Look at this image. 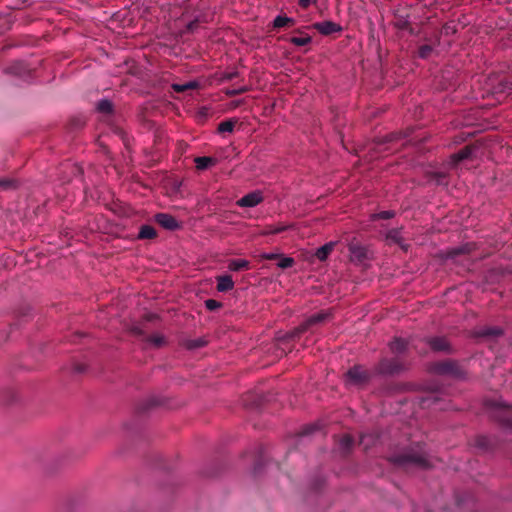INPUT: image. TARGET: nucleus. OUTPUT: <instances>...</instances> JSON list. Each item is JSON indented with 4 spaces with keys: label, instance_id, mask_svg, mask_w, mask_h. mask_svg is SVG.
<instances>
[{
    "label": "nucleus",
    "instance_id": "nucleus-1",
    "mask_svg": "<svg viewBox=\"0 0 512 512\" xmlns=\"http://www.w3.org/2000/svg\"><path fill=\"white\" fill-rule=\"evenodd\" d=\"M390 461L398 466L412 465L423 469L432 466L430 459L420 445H417V450L411 448L403 453L391 456Z\"/></svg>",
    "mask_w": 512,
    "mask_h": 512
},
{
    "label": "nucleus",
    "instance_id": "nucleus-2",
    "mask_svg": "<svg viewBox=\"0 0 512 512\" xmlns=\"http://www.w3.org/2000/svg\"><path fill=\"white\" fill-rule=\"evenodd\" d=\"M488 408L495 410L498 415L495 417L501 423L507 436L512 435V417L510 416L511 406L502 399L488 400L486 402Z\"/></svg>",
    "mask_w": 512,
    "mask_h": 512
},
{
    "label": "nucleus",
    "instance_id": "nucleus-3",
    "mask_svg": "<svg viewBox=\"0 0 512 512\" xmlns=\"http://www.w3.org/2000/svg\"><path fill=\"white\" fill-rule=\"evenodd\" d=\"M431 371L438 375L451 376L453 378L462 379L465 377L464 371L454 360H444L435 362L431 365Z\"/></svg>",
    "mask_w": 512,
    "mask_h": 512
},
{
    "label": "nucleus",
    "instance_id": "nucleus-4",
    "mask_svg": "<svg viewBox=\"0 0 512 512\" xmlns=\"http://www.w3.org/2000/svg\"><path fill=\"white\" fill-rule=\"evenodd\" d=\"M377 373L385 376L400 374L405 370V365L399 358H383L377 365Z\"/></svg>",
    "mask_w": 512,
    "mask_h": 512
},
{
    "label": "nucleus",
    "instance_id": "nucleus-5",
    "mask_svg": "<svg viewBox=\"0 0 512 512\" xmlns=\"http://www.w3.org/2000/svg\"><path fill=\"white\" fill-rule=\"evenodd\" d=\"M329 317V313L326 311H322L319 313H315L311 315L309 318H307L302 324H300L297 328H295L290 338L298 337L300 334L306 332L310 326L324 322Z\"/></svg>",
    "mask_w": 512,
    "mask_h": 512
},
{
    "label": "nucleus",
    "instance_id": "nucleus-6",
    "mask_svg": "<svg viewBox=\"0 0 512 512\" xmlns=\"http://www.w3.org/2000/svg\"><path fill=\"white\" fill-rule=\"evenodd\" d=\"M369 379V374L361 366H353L346 373V384L348 386H358L366 383Z\"/></svg>",
    "mask_w": 512,
    "mask_h": 512
},
{
    "label": "nucleus",
    "instance_id": "nucleus-7",
    "mask_svg": "<svg viewBox=\"0 0 512 512\" xmlns=\"http://www.w3.org/2000/svg\"><path fill=\"white\" fill-rule=\"evenodd\" d=\"M350 260L362 264L368 259V248L360 243H350L348 246Z\"/></svg>",
    "mask_w": 512,
    "mask_h": 512
},
{
    "label": "nucleus",
    "instance_id": "nucleus-8",
    "mask_svg": "<svg viewBox=\"0 0 512 512\" xmlns=\"http://www.w3.org/2000/svg\"><path fill=\"white\" fill-rule=\"evenodd\" d=\"M262 201V193L258 190H255L238 199L236 205L242 208H253L260 204Z\"/></svg>",
    "mask_w": 512,
    "mask_h": 512
},
{
    "label": "nucleus",
    "instance_id": "nucleus-9",
    "mask_svg": "<svg viewBox=\"0 0 512 512\" xmlns=\"http://www.w3.org/2000/svg\"><path fill=\"white\" fill-rule=\"evenodd\" d=\"M209 15L206 13H198L193 16V19H187L185 29L181 33H195L198 32L203 23H207Z\"/></svg>",
    "mask_w": 512,
    "mask_h": 512
},
{
    "label": "nucleus",
    "instance_id": "nucleus-10",
    "mask_svg": "<svg viewBox=\"0 0 512 512\" xmlns=\"http://www.w3.org/2000/svg\"><path fill=\"white\" fill-rule=\"evenodd\" d=\"M427 344L433 351L451 353L452 349L447 339L442 336L430 337L427 339Z\"/></svg>",
    "mask_w": 512,
    "mask_h": 512
},
{
    "label": "nucleus",
    "instance_id": "nucleus-11",
    "mask_svg": "<svg viewBox=\"0 0 512 512\" xmlns=\"http://www.w3.org/2000/svg\"><path fill=\"white\" fill-rule=\"evenodd\" d=\"M314 28L322 35H331L342 31V26L333 21H322L314 24Z\"/></svg>",
    "mask_w": 512,
    "mask_h": 512
},
{
    "label": "nucleus",
    "instance_id": "nucleus-12",
    "mask_svg": "<svg viewBox=\"0 0 512 512\" xmlns=\"http://www.w3.org/2000/svg\"><path fill=\"white\" fill-rule=\"evenodd\" d=\"M155 221L163 228L173 231L179 228V223L170 214L158 213L155 215Z\"/></svg>",
    "mask_w": 512,
    "mask_h": 512
},
{
    "label": "nucleus",
    "instance_id": "nucleus-13",
    "mask_svg": "<svg viewBox=\"0 0 512 512\" xmlns=\"http://www.w3.org/2000/svg\"><path fill=\"white\" fill-rule=\"evenodd\" d=\"M385 237L386 240H388L390 243L398 244L402 248V250H408L409 245L404 243L402 237V228H392L388 230Z\"/></svg>",
    "mask_w": 512,
    "mask_h": 512
},
{
    "label": "nucleus",
    "instance_id": "nucleus-14",
    "mask_svg": "<svg viewBox=\"0 0 512 512\" xmlns=\"http://www.w3.org/2000/svg\"><path fill=\"white\" fill-rule=\"evenodd\" d=\"M494 445L495 439L490 436L480 435L475 439V447L484 452L492 450Z\"/></svg>",
    "mask_w": 512,
    "mask_h": 512
},
{
    "label": "nucleus",
    "instance_id": "nucleus-15",
    "mask_svg": "<svg viewBox=\"0 0 512 512\" xmlns=\"http://www.w3.org/2000/svg\"><path fill=\"white\" fill-rule=\"evenodd\" d=\"M503 334V330L499 327L492 326V327H482L479 328L476 331V335L478 337H485V338H496Z\"/></svg>",
    "mask_w": 512,
    "mask_h": 512
},
{
    "label": "nucleus",
    "instance_id": "nucleus-16",
    "mask_svg": "<svg viewBox=\"0 0 512 512\" xmlns=\"http://www.w3.org/2000/svg\"><path fill=\"white\" fill-rule=\"evenodd\" d=\"M6 71L7 73L22 77L29 72V69L24 61H15Z\"/></svg>",
    "mask_w": 512,
    "mask_h": 512
},
{
    "label": "nucleus",
    "instance_id": "nucleus-17",
    "mask_svg": "<svg viewBox=\"0 0 512 512\" xmlns=\"http://www.w3.org/2000/svg\"><path fill=\"white\" fill-rule=\"evenodd\" d=\"M389 348L394 354H403L408 348V342L402 338H394L389 343Z\"/></svg>",
    "mask_w": 512,
    "mask_h": 512
},
{
    "label": "nucleus",
    "instance_id": "nucleus-18",
    "mask_svg": "<svg viewBox=\"0 0 512 512\" xmlns=\"http://www.w3.org/2000/svg\"><path fill=\"white\" fill-rule=\"evenodd\" d=\"M234 287V281L230 275H222L217 278V290L226 292Z\"/></svg>",
    "mask_w": 512,
    "mask_h": 512
},
{
    "label": "nucleus",
    "instance_id": "nucleus-19",
    "mask_svg": "<svg viewBox=\"0 0 512 512\" xmlns=\"http://www.w3.org/2000/svg\"><path fill=\"white\" fill-rule=\"evenodd\" d=\"M334 245V242H328L319 247L315 252L316 258L319 261H325L328 258L329 254L332 252Z\"/></svg>",
    "mask_w": 512,
    "mask_h": 512
},
{
    "label": "nucleus",
    "instance_id": "nucleus-20",
    "mask_svg": "<svg viewBox=\"0 0 512 512\" xmlns=\"http://www.w3.org/2000/svg\"><path fill=\"white\" fill-rule=\"evenodd\" d=\"M472 151H473V149L469 146L462 148L457 153H455L451 156L452 163L457 164L465 159L470 158Z\"/></svg>",
    "mask_w": 512,
    "mask_h": 512
},
{
    "label": "nucleus",
    "instance_id": "nucleus-21",
    "mask_svg": "<svg viewBox=\"0 0 512 512\" xmlns=\"http://www.w3.org/2000/svg\"><path fill=\"white\" fill-rule=\"evenodd\" d=\"M216 162H217V160L215 158L208 157V156H201V157L195 158L196 168L199 170H205V169L209 168L210 166L215 165Z\"/></svg>",
    "mask_w": 512,
    "mask_h": 512
},
{
    "label": "nucleus",
    "instance_id": "nucleus-22",
    "mask_svg": "<svg viewBox=\"0 0 512 512\" xmlns=\"http://www.w3.org/2000/svg\"><path fill=\"white\" fill-rule=\"evenodd\" d=\"M471 249H472V244L467 243V244H464V245H461V246H458V247H455V248H452L451 250H449L447 253V257L451 258V259H455L460 254L470 253Z\"/></svg>",
    "mask_w": 512,
    "mask_h": 512
},
{
    "label": "nucleus",
    "instance_id": "nucleus-23",
    "mask_svg": "<svg viewBox=\"0 0 512 512\" xmlns=\"http://www.w3.org/2000/svg\"><path fill=\"white\" fill-rule=\"evenodd\" d=\"M156 237V230L151 225H142L140 227L138 238L139 239H153Z\"/></svg>",
    "mask_w": 512,
    "mask_h": 512
},
{
    "label": "nucleus",
    "instance_id": "nucleus-24",
    "mask_svg": "<svg viewBox=\"0 0 512 512\" xmlns=\"http://www.w3.org/2000/svg\"><path fill=\"white\" fill-rule=\"evenodd\" d=\"M228 268L231 271H240L249 268V262L245 259H233L229 262Z\"/></svg>",
    "mask_w": 512,
    "mask_h": 512
},
{
    "label": "nucleus",
    "instance_id": "nucleus-25",
    "mask_svg": "<svg viewBox=\"0 0 512 512\" xmlns=\"http://www.w3.org/2000/svg\"><path fill=\"white\" fill-rule=\"evenodd\" d=\"M290 24H294V19L287 16L278 15L273 20V26L275 28H282Z\"/></svg>",
    "mask_w": 512,
    "mask_h": 512
},
{
    "label": "nucleus",
    "instance_id": "nucleus-26",
    "mask_svg": "<svg viewBox=\"0 0 512 512\" xmlns=\"http://www.w3.org/2000/svg\"><path fill=\"white\" fill-rule=\"evenodd\" d=\"M198 86H199V83L197 81H189L184 84L175 83L172 85V88L176 92H184L189 89H196V88H198Z\"/></svg>",
    "mask_w": 512,
    "mask_h": 512
},
{
    "label": "nucleus",
    "instance_id": "nucleus-27",
    "mask_svg": "<svg viewBox=\"0 0 512 512\" xmlns=\"http://www.w3.org/2000/svg\"><path fill=\"white\" fill-rule=\"evenodd\" d=\"M290 227H291L290 225H285V224L269 225L266 227L264 234L273 235V234L282 233V232L288 230Z\"/></svg>",
    "mask_w": 512,
    "mask_h": 512
},
{
    "label": "nucleus",
    "instance_id": "nucleus-28",
    "mask_svg": "<svg viewBox=\"0 0 512 512\" xmlns=\"http://www.w3.org/2000/svg\"><path fill=\"white\" fill-rule=\"evenodd\" d=\"M96 108L101 113L109 114L113 110V104L108 99H101L98 101Z\"/></svg>",
    "mask_w": 512,
    "mask_h": 512
},
{
    "label": "nucleus",
    "instance_id": "nucleus-29",
    "mask_svg": "<svg viewBox=\"0 0 512 512\" xmlns=\"http://www.w3.org/2000/svg\"><path fill=\"white\" fill-rule=\"evenodd\" d=\"M352 446L353 439L349 435L343 436L339 441V448L344 454L348 453Z\"/></svg>",
    "mask_w": 512,
    "mask_h": 512
},
{
    "label": "nucleus",
    "instance_id": "nucleus-30",
    "mask_svg": "<svg viewBox=\"0 0 512 512\" xmlns=\"http://www.w3.org/2000/svg\"><path fill=\"white\" fill-rule=\"evenodd\" d=\"M235 123H236V120H233V119L222 121L218 126V132L219 133H225V132L231 133L234 129Z\"/></svg>",
    "mask_w": 512,
    "mask_h": 512
},
{
    "label": "nucleus",
    "instance_id": "nucleus-31",
    "mask_svg": "<svg viewBox=\"0 0 512 512\" xmlns=\"http://www.w3.org/2000/svg\"><path fill=\"white\" fill-rule=\"evenodd\" d=\"M311 41H312V38L309 35H305V36H301V37L295 36V37H291V39H290V42L293 45L299 46V47L306 46V45L310 44Z\"/></svg>",
    "mask_w": 512,
    "mask_h": 512
},
{
    "label": "nucleus",
    "instance_id": "nucleus-32",
    "mask_svg": "<svg viewBox=\"0 0 512 512\" xmlns=\"http://www.w3.org/2000/svg\"><path fill=\"white\" fill-rule=\"evenodd\" d=\"M433 51L434 48L431 45H421L418 49V57L421 59H428L432 55Z\"/></svg>",
    "mask_w": 512,
    "mask_h": 512
},
{
    "label": "nucleus",
    "instance_id": "nucleus-33",
    "mask_svg": "<svg viewBox=\"0 0 512 512\" xmlns=\"http://www.w3.org/2000/svg\"><path fill=\"white\" fill-rule=\"evenodd\" d=\"M497 90L499 92L510 93L512 91V79H510V78L501 79L497 86Z\"/></svg>",
    "mask_w": 512,
    "mask_h": 512
},
{
    "label": "nucleus",
    "instance_id": "nucleus-34",
    "mask_svg": "<svg viewBox=\"0 0 512 512\" xmlns=\"http://www.w3.org/2000/svg\"><path fill=\"white\" fill-rule=\"evenodd\" d=\"M395 216V212L393 210L381 211L379 213H374L371 215V220L375 221L378 219H391Z\"/></svg>",
    "mask_w": 512,
    "mask_h": 512
},
{
    "label": "nucleus",
    "instance_id": "nucleus-35",
    "mask_svg": "<svg viewBox=\"0 0 512 512\" xmlns=\"http://www.w3.org/2000/svg\"><path fill=\"white\" fill-rule=\"evenodd\" d=\"M294 264V259L288 256L280 257V261L277 263V266L281 269H287L292 267Z\"/></svg>",
    "mask_w": 512,
    "mask_h": 512
},
{
    "label": "nucleus",
    "instance_id": "nucleus-36",
    "mask_svg": "<svg viewBox=\"0 0 512 512\" xmlns=\"http://www.w3.org/2000/svg\"><path fill=\"white\" fill-rule=\"evenodd\" d=\"M205 307L209 310V311H215L217 310L218 308L221 307V303L218 302L217 300H214V299H207L205 301Z\"/></svg>",
    "mask_w": 512,
    "mask_h": 512
},
{
    "label": "nucleus",
    "instance_id": "nucleus-37",
    "mask_svg": "<svg viewBox=\"0 0 512 512\" xmlns=\"http://www.w3.org/2000/svg\"><path fill=\"white\" fill-rule=\"evenodd\" d=\"M148 342L156 347H160L164 343V337L158 334L152 335L148 338Z\"/></svg>",
    "mask_w": 512,
    "mask_h": 512
},
{
    "label": "nucleus",
    "instance_id": "nucleus-38",
    "mask_svg": "<svg viewBox=\"0 0 512 512\" xmlns=\"http://www.w3.org/2000/svg\"><path fill=\"white\" fill-rule=\"evenodd\" d=\"M247 90H248L247 86H242V87L234 88V89H227L226 90V95H228V96H236V95H239V94H242V93L246 92Z\"/></svg>",
    "mask_w": 512,
    "mask_h": 512
},
{
    "label": "nucleus",
    "instance_id": "nucleus-39",
    "mask_svg": "<svg viewBox=\"0 0 512 512\" xmlns=\"http://www.w3.org/2000/svg\"><path fill=\"white\" fill-rule=\"evenodd\" d=\"M12 187H15V182L13 180L6 179V178H3V179L0 178V188L7 190Z\"/></svg>",
    "mask_w": 512,
    "mask_h": 512
},
{
    "label": "nucleus",
    "instance_id": "nucleus-40",
    "mask_svg": "<svg viewBox=\"0 0 512 512\" xmlns=\"http://www.w3.org/2000/svg\"><path fill=\"white\" fill-rule=\"evenodd\" d=\"M238 76V72L237 71H232V72H224L221 76V80L222 81H230L234 78H236Z\"/></svg>",
    "mask_w": 512,
    "mask_h": 512
},
{
    "label": "nucleus",
    "instance_id": "nucleus-41",
    "mask_svg": "<svg viewBox=\"0 0 512 512\" xmlns=\"http://www.w3.org/2000/svg\"><path fill=\"white\" fill-rule=\"evenodd\" d=\"M374 441V438L372 435H362L360 439V443L365 446V448H368V442Z\"/></svg>",
    "mask_w": 512,
    "mask_h": 512
},
{
    "label": "nucleus",
    "instance_id": "nucleus-42",
    "mask_svg": "<svg viewBox=\"0 0 512 512\" xmlns=\"http://www.w3.org/2000/svg\"><path fill=\"white\" fill-rule=\"evenodd\" d=\"M317 0H299V5L302 7V8H308L309 6H311L312 4H315Z\"/></svg>",
    "mask_w": 512,
    "mask_h": 512
},
{
    "label": "nucleus",
    "instance_id": "nucleus-43",
    "mask_svg": "<svg viewBox=\"0 0 512 512\" xmlns=\"http://www.w3.org/2000/svg\"><path fill=\"white\" fill-rule=\"evenodd\" d=\"M160 404V401L155 398V397H152L150 398L148 401H147V408L149 407H153V406H157Z\"/></svg>",
    "mask_w": 512,
    "mask_h": 512
},
{
    "label": "nucleus",
    "instance_id": "nucleus-44",
    "mask_svg": "<svg viewBox=\"0 0 512 512\" xmlns=\"http://www.w3.org/2000/svg\"><path fill=\"white\" fill-rule=\"evenodd\" d=\"M317 428H318V427H317V425H316V424L309 425V426H307V427L304 429V434H305V435H309V434L313 433Z\"/></svg>",
    "mask_w": 512,
    "mask_h": 512
},
{
    "label": "nucleus",
    "instance_id": "nucleus-45",
    "mask_svg": "<svg viewBox=\"0 0 512 512\" xmlns=\"http://www.w3.org/2000/svg\"><path fill=\"white\" fill-rule=\"evenodd\" d=\"M262 257L267 260H272L280 257V255L277 253H264Z\"/></svg>",
    "mask_w": 512,
    "mask_h": 512
}]
</instances>
